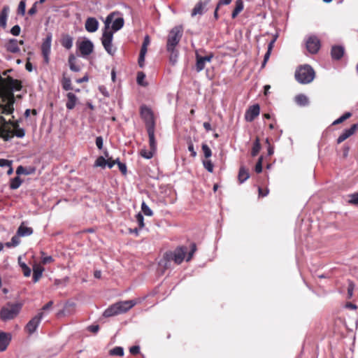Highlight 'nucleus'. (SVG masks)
<instances>
[{
  "instance_id": "obj_56",
  "label": "nucleus",
  "mask_w": 358,
  "mask_h": 358,
  "mask_svg": "<svg viewBox=\"0 0 358 358\" xmlns=\"http://www.w3.org/2000/svg\"><path fill=\"white\" fill-rule=\"evenodd\" d=\"M351 199L349 203L354 205H358V192L350 196Z\"/></svg>"
},
{
  "instance_id": "obj_59",
  "label": "nucleus",
  "mask_w": 358,
  "mask_h": 358,
  "mask_svg": "<svg viewBox=\"0 0 358 358\" xmlns=\"http://www.w3.org/2000/svg\"><path fill=\"white\" fill-rule=\"evenodd\" d=\"M188 150L191 152V156L192 157H195L196 156V152L194 150V145L191 141L188 143Z\"/></svg>"
},
{
  "instance_id": "obj_3",
  "label": "nucleus",
  "mask_w": 358,
  "mask_h": 358,
  "mask_svg": "<svg viewBox=\"0 0 358 358\" xmlns=\"http://www.w3.org/2000/svg\"><path fill=\"white\" fill-rule=\"evenodd\" d=\"M113 20V15L110 14L107 16L105 24H106V30L103 31L102 38H101V43L102 45L106 50V51L110 55H113L115 52V49L113 48V34L111 31L108 30L109 27V24Z\"/></svg>"
},
{
  "instance_id": "obj_44",
  "label": "nucleus",
  "mask_w": 358,
  "mask_h": 358,
  "mask_svg": "<svg viewBox=\"0 0 358 358\" xmlns=\"http://www.w3.org/2000/svg\"><path fill=\"white\" fill-rule=\"evenodd\" d=\"M150 43V38L148 35H146L144 38L141 51L147 52L148 51V46Z\"/></svg>"
},
{
  "instance_id": "obj_53",
  "label": "nucleus",
  "mask_w": 358,
  "mask_h": 358,
  "mask_svg": "<svg viewBox=\"0 0 358 358\" xmlns=\"http://www.w3.org/2000/svg\"><path fill=\"white\" fill-rule=\"evenodd\" d=\"M145 75L144 74V73L143 72H138L137 73V83L138 84L141 85H143V86H145V84L143 83V80L145 79Z\"/></svg>"
},
{
  "instance_id": "obj_32",
  "label": "nucleus",
  "mask_w": 358,
  "mask_h": 358,
  "mask_svg": "<svg viewBox=\"0 0 358 358\" xmlns=\"http://www.w3.org/2000/svg\"><path fill=\"white\" fill-rule=\"evenodd\" d=\"M169 53V62L172 65H175L177 62L178 57V51L176 48H172V50H166Z\"/></svg>"
},
{
  "instance_id": "obj_43",
  "label": "nucleus",
  "mask_w": 358,
  "mask_h": 358,
  "mask_svg": "<svg viewBox=\"0 0 358 358\" xmlns=\"http://www.w3.org/2000/svg\"><path fill=\"white\" fill-rule=\"evenodd\" d=\"M201 149L206 159H208L212 156V151L207 144L203 143Z\"/></svg>"
},
{
  "instance_id": "obj_2",
  "label": "nucleus",
  "mask_w": 358,
  "mask_h": 358,
  "mask_svg": "<svg viewBox=\"0 0 358 358\" xmlns=\"http://www.w3.org/2000/svg\"><path fill=\"white\" fill-rule=\"evenodd\" d=\"M196 251V245L194 243H191L189 251L185 245L178 246L173 251H166L164 254L163 259L159 262V266L165 271L171 267L172 261L178 265L180 264L185 259L187 262H189Z\"/></svg>"
},
{
  "instance_id": "obj_17",
  "label": "nucleus",
  "mask_w": 358,
  "mask_h": 358,
  "mask_svg": "<svg viewBox=\"0 0 358 358\" xmlns=\"http://www.w3.org/2000/svg\"><path fill=\"white\" fill-rule=\"evenodd\" d=\"M10 340L11 336L10 334L3 331L0 332V352H3L6 350Z\"/></svg>"
},
{
  "instance_id": "obj_4",
  "label": "nucleus",
  "mask_w": 358,
  "mask_h": 358,
  "mask_svg": "<svg viewBox=\"0 0 358 358\" xmlns=\"http://www.w3.org/2000/svg\"><path fill=\"white\" fill-rule=\"evenodd\" d=\"M315 76V71L308 64L299 66L295 72V78L301 84L311 83Z\"/></svg>"
},
{
  "instance_id": "obj_45",
  "label": "nucleus",
  "mask_w": 358,
  "mask_h": 358,
  "mask_svg": "<svg viewBox=\"0 0 358 358\" xmlns=\"http://www.w3.org/2000/svg\"><path fill=\"white\" fill-rule=\"evenodd\" d=\"M141 210L143 213L147 216H152L153 215L152 210L145 202H143L141 204Z\"/></svg>"
},
{
  "instance_id": "obj_54",
  "label": "nucleus",
  "mask_w": 358,
  "mask_h": 358,
  "mask_svg": "<svg viewBox=\"0 0 358 358\" xmlns=\"http://www.w3.org/2000/svg\"><path fill=\"white\" fill-rule=\"evenodd\" d=\"M16 173L17 175H22V174L29 175L30 173V172L27 171V169L23 167L22 166H19L17 168Z\"/></svg>"
},
{
  "instance_id": "obj_12",
  "label": "nucleus",
  "mask_w": 358,
  "mask_h": 358,
  "mask_svg": "<svg viewBox=\"0 0 358 358\" xmlns=\"http://www.w3.org/2000/svg\"><path fill=\"white\" fill-rule=\"evenodd\" d=\"M213 58V55L210 53L206 56H201L199 54H196V71L200 72L204 69L206 62H210Z\"/></svg>"
},
{
  "instance_id": "obj_11",
  "label": "nucleus",
  "mask_w": 358,
  "mask_h": 358,
  "mask_svg": "<svg viewBox=\"0 0 358 358\" xmlns=\"http://www.w3.org/2000/svg\"><path fill=\"white\" fill-rule=\"evenodd\" d=\"M77 45L83 57H86L93 52L94 45L92 42L88 39L83 40L79 43H77Z\"/></svg>"
},
{
  "instance_id": "obj_41",
  "label": "nucleus",
  "mask_w": 358,
  "mask_h": 358,
  "mask_svg": "<svg viewBox=\"0 0 358 358\" xmlns=\"http://www.w3.org/2000/svg\"><path fill=\"white\" fill-rule=\"evenodd\" d=\"M351 116H352V113L350 112H347V113H344L342 116H341L339 118L334 120L332 124L336 125V124H341V123L343 122L345 120L350 118Z\"/></svg>"
},
{
  "instance_id": "obj_5",
  "label": "nucleus",
  "mask_w": 358,
  "mask_h": 358,
  "mask_svg": "<svg viewBox=\"0 0 358 358\" xmlns=\"http://www.w3.org/2000/svg\"><path fill=\"white\" fill-rule=\"evenodd\" d=\"M22 304L19 303H8L0 311V317L3 321L14 319L22 309Z\"/></svg>"
},
{
  "instance_id": "obj_15",
  "label": "nucleus",
  "mask_w": 358,
  "mask_h": 358,
  "mask_svg": "<svg viewBox=\"0 0 358 358\" xmlns=\"http://www.w3.org/2000/svg\"><path fill=\"white\" fill-rule=\"evenodd\" d=\"M358 129V124H353L350 129H345L337 138V143L340 144L352 136Z\"/></svg>"
},
{
  "instance_id": "obj_22",
  "label": "nucleus",
  "mask_w": 358,
  "mask_h": 358,
  "mask_svg": "<svg viewBox=\"0 0 358 358\" xmlns=\"http://www.w3.org/2000/svg\"><path fill=\"white\" fill-rule=\"evenodd\" d=\"M67 101L66 103V107L69 110H72L75 108L78 98L77 96L72 92H68L66 94Z\"/></svg>"
},
{
  "instance_id": "obj_21",
  "label": "nucleus",
  "mask_w": 358,
  "mask_h": 358,
  "mask_svg": "<svg viewBox=\"0 0 358 358\" xmlns=\"http://www.w3.org/2000/svg\"><path fill=\"white\" fill-rule=\"evenodd\" d=\"M31 227H27L25 222H22L17 230V235L20 237L28 236L33 234Z\"/></svg>"
},
{
  "instance_id": "obj_18",
  "label": "nucleus",
  "mask_w": 358,
  "mask_h": 358,
  "mask_svg": "<svg viewBox=\"0 0 358 358\" xmlns=\"http://www.w3.org/2000/svg\"><path fill=\"white\" fill-rule=\"evenodd\" d=\"M345 53V49L341 45H334L331 50V55L333 59L339 60L341 59Z\"/></svg>"
},
{
  "instance_id": "obj_14",
  "label": "nucleus",
  "mask_w": 358,
  "mask_h": 358,
  "mask_svg": "<svg viewBox=\"0 0 358 358\" xmlns=\"http://www.w3.org/2000/svg\"><path fill=\"white\" fill-rule=\"evenodd\" d=\"M120 314L124 313L132 308L136 304V300H127L115 303Z\"/></svg>"
},
{
  "instance_id": "obj_33",
  "label": "nucleus",
  "mask_w": 358,
  "mask_h": 358,
  "mask_svg": "<svg viewBox=\"0 0 358 358\" xmlns=\"http://www.w3.org/2000/svg\"><path fill=\"white\" fill-rule=\"evenodd\" d=\"M69 64L70 69L75 72H78L80 70V68L78 65L76 64V57L73 55H70L69 57Z\"/></svg>"
},
{
  "instance_id": "obj_60",
  "label": "nucleus",
  "mask_w": 358,
  "mask_h": 358,
  "mask_svg": "<svg viewBox=\"0 0 358 358\" xmlns=\"http://www.w3.org/2000/svg\"><path fill=\"white\" fill-rule=\"evenodd\" d=\"M53 261L54 259L52 256H47L42 258L41 263L43 264H47L52 262Z\"/></svg>"
},
{
  "instance_id": "obj_58",
  "label": "nucleus",
  "mask_w": 358,
  "mask_h": 358,
  "mask_svg": "<svg viewBox=\"0 0 358 358\" xmlns=\"http://www.w3.org/2000/svg\"><path fill=\"white\" fill-rule=\"evenodd\" d=\"M129 352L133 355H136L140 352V347L138 345H134L129 348Z\"/></svg>"
},
{
  "instance_id": "obj_13",
  "label": "nucleus",
  "mask_w": 358,
  "mask_h": 358,
  "mask_svg": "<svg viewBox=\"0 0 358 358\" xmlns=\"http://www.w3.org/2000/svg\"><path fill=\"white\" fill-rule=\"evenodd\" d=\"M260 107L259 104H255L250 106L245 112V119L247 122H252L259 115Z\"/></svg>"
},
{
  "instance_id": "obj_27",
  "label": "nucleus",
  "mask_w": 358,
  "mask_h": 358,
  "mask_svg": "<svg viewBox=\"0 0 358 358\" xmlns=\"http://www.w3.org/2000/svg\"><path fill=\"white\" fill-rule=\"evenodd\" d=\"M62 45L67 50H69L73 46V38L69 34H64L61 38Z\"/></svg>"
},
{
  "instance_id": "obj_61",
  "label": "nucleus",
  "mask_w": 358,
  "mask_h": 358,
  "mask_svg": "<svg viewBox=\"0 0 358 358\" xmlns=\"http://www.w3.org/2000/svg\"><path fill=\"white\" fill-rule=\"evenodd\" d=\"M118 168L123 175L127 174V166L125 164L118 163Z\"/></svg>"
},
{
  "instance_id": "obj_19",
  "label": "nucleus",
  "mask_w": 358,
  "mask_h": 358,
  "mask_svg": "<svg viewBox=\"0 0 358 358\" xmlns=\"http://www.w3.org/2000/svg\"><path fill=\"white\" fill-rule=\"evenodd\" d=\"M85 29L88 32H95L99 27V22L94 17H88L85 21Z\"/></svg>"
},
{
  "instance_id": "obj_52",
  "label": "nucleus",
  "mask_w": 358,
  "mask_h": 358,
  "mask_svg": "<svg viewBox=\"0 0 358 358\" xmlns=\"http://www.w3.org/2000/svg\"><path fill=\"white\" fill-rule=\"evenodd\" d=\"M354 289H355L354 282L352 280H348V298H351L352 296Z\"/></svg>"
},
{
  "instance_id": "obj_49",
  "label": "nucleus",
  "mask_w": 358,
  "mask_h": 358,
  "mask_svg": "<svg viewBox=\"0 0 358 358\" xmlns=\"http://www.w3.org/2000/svg\"><path fill=\"white\" fill-rule=\"evenodd\" d=\"M136 222L138 224V227L139 229H142L145 226V224H144V217L143 216V215L141 213H138L136 215Z\"/></svg>"
},
{
  "instance_id": "obj_31",
  "label": "nucleus",
  "mask_w": 358,
  "mask_h": 358,
  "mask_svg": "<svg viewBox=\"0 0 358 358\" xmlns=\"http://www.w3.org/2000/svg\"><path fill=\"white\" fill-rule=\"evenodd\" d=\"M260 139L258 136L256 137L251 150V155L252 157L257 156L261 150Z\"/></svg>"
},
{
  "instance_id": "obj_39",
  "label": "nucleus",
  "mask_w": 358,
  "mask_h": 358,
  "mask_svg": "<svg viewBox=\"0 0 358 358\" xmlns=\"http://www.w3.org/2000/svg\"><path fill=\"white\" fill-rule=\"evenodd\" d=\"M1 112L2 110L0 108V114H3ZM12 122H15V121L12 120L6 121L5 118L1 115H0V127H2L5 129H10V127H8V125L12 126Z\"/></svg>"
},
{
  "instance_id": "obj_25",
  "label": "nucleus",
  "mask_w": 358,
  "mask_h": 358,
  "mask_svg": "<svg viewBox=\"0 0 358 358\" xmlns=\"http://www.w3.org/2000/svg\"><path fill=\"white\" fill-rule=\"evenodd\" d=\"M61 84L63 90H64L65 91L73 90L71 84V80L69 77L66 76V74L65 73H63Z\"/></svg>"
},
{
  "instance_id": "obj_36",
  "label": "nucleus",
  "mask_w": 358,
  "mask_h": 358,
  "mask_svg": "<svg viewBox=\"0 0 358 358\" xmlns=\"http://www.w3.org/2000/svg\"><path fill=\"white\" fill-rule=\"evenodd\" d=\"M22 182V179L19 176H16L10 180V188L11 189H16L21 185Z\"/></svg>"
},
{
  "instance_id": "obj_8",
  "label": "nucleus",
  "mask_w": 358,
  "mask_h": 358,
  "mask_svg": "<svg viewBox=\"0 0 358 358\" xmlns=\"http://www.w3.org/2000/svg\"><path fill=\"white\" fill-rule=\"evenodd\" d=\"M51 42H52V34H48L41 45V53L43 57L44 62L48 64L50 61V54L51 52Z\"/></svg>"
},
{
  "instance_id": "obj_40",
  "label": "nucleus",
  "mask_w": 358,
  "mask_h": 358,
  "mask_svg": "<svg viewBox=\"0 0 358 358\" xmlns=\"http://www.w3.org/2000/svg\"><path fill=\"white\" fill-rule=\"evenodd\" d=\"M155 152L156 150H152L150 148V150L143 149L141 150L140 154L143 158L150 159L153 157Z\"/></svg>"
},
{
  "instance_id": "obj_51",
  "label": "nucleus",
  "mask_w": 358,
  "mask_h": 358,
  "mask_svg": "<svg viewBox=\"0 0 358 358\" xmlns=\"http://www.w3.org/2000/svg\"><path fill=\"white\" fill-rule=\"evenodd\" d=\"M147 52L140 51L138 63L140 67H143L145 63V57Z\"/></svg>"
},
{
  "instance_id": "obj_46",
  "label": "nucleus",
  "mask_w": 358,
  "mask_h": 358,
  "mask_svg": "<svg viewBox=\"0 0 358 358\" xmlns=\"http://www.w3.org/2000/svg\"><path fill=\"white\" fill-rule=\"evenodd\" d=\"M25 8H26V3L24 0H22L17 8V14L21 15H24L25 14Z\"/></svg>"
},
{
  "instance_id": "obj_9",
  "label": "nucleus",
  "mask_w": 358,
  "mask_h": 358,
  "mask_svg": "<svg viewBox=\"0 0 358 358\" xmlns=\"http://www.w3.org/2000/svg\"><path fill=\"white\" fill-rule=\"evenodd\" d=\"M43 317V312L38 313L36 316H34L27 324V325L25 326V328H24L25 331L29 334H34L36 331V329L38 328Z\"/></svg>"
},
{
  "instance_id": "obj_42",
  "label": "nucleus",
  "mask_w": 358,
  "mask_h": 358,
  "mask_svg": "<svg viewBox=\"0 0 358 358\" xmlns=\"http://www.w3.org/2000/svg\"><path fill=\"white\" fill-rule=\"evenodd\" d=\"M107 162L108 161H106V159L103 157L100 156L97 157V159H96L94 166L105 168Z\"/></svg>"
},
{
  "instance_id": "obj_26",
  "label": "nucleus",
  "mask_w": 358,
  "mask_h": 358,
  "mask_svg": "<svg viewBox=\"0 0 358 358\" xmlns=\"http://www.w3.org/2000/svg\"><path fill=\"white\" fill-rule=\"evenodd\" d=\"M8 11V6H4L0 13V26L3 29L6 27Z\"/></svg>"
},
{
  "instance_id": "obj_63",
  "label": "nucleus",
  "mask_w": 358,
  "mask_h": 358,
  "mask_svg": "<svg viewBox=\"0 0 358 358\" xmlns=\"http://www.w3.org/2000/svg\"><path fill=\"white\" fill-rule=\"evenodd\" d=\"M37 4H38V2H35L33 4L31 8L28 10V14L29 15H33L36 13V12H37V8H36Z\"/></svg>"
},
{
  "instance_id": "obj_64",
  "label": "nucleus",
  "mask_w": 358,
  "mask_h": 358,
  "mask_svg": "<svg viewBox=\"0 0 358 358\" xmlns=\"http://www.w3.org/2000/svg\"><path fill=\"white\" fill-rule=\"evenodd\" d=\"M96 145L99 150L103 148V138L101 136L96 137Z\"/></svg>"
},
{
  "instance_id": "obj_24",
  "label": "nucleus",
  "mask_w": 358,
  "mask_h": 358,
  "mask_svg": "<svg viewBox=\"0 0 358 358\" xmlns=\"http://www.w3.org/2000/svg\"><path fill=\"white\" fill-rule=\"evenodd\" d=\"M147 131L149 137L150 148L152 150H157V142L155 137V128H148Z\"/></svg>"
},
{
  "instance_id": "obj_57",
  "label": "nucleus",
  "mask_w": 358,
  "mask_h": 358,
  "mask_svg": "<svg viewBox=\"0 0 358 358\" xmlns=\"http://www.w3.org/2000/svg\"><path fill=\"white\" fill-rule=\"evenodd\" d=\"M105 155L107 157L106 161H108L106 165L108 166V168L111 169L115 164V161H114L112 157H108L107 152L105 153Z\"/></svg>"
},
{
  "instance_id": "obj_23",
  "label": "nucleus",
  "mask_w": 358,
  "mask_h": 358,
  "mask_svg": "<svg viewBox=\"0 0 358 358\" xmlns=\"http://www.w3.org/2000/svg\"><path fill=\"white\" fill-rule=\"evenodd\" d=\"M44 268L39 264H34L33 266V281L37 282L42 277Z\"/></svg>"
},
{
  "instance_id": "obj_38",
  "label": "nucleus",
  "mask_w": 358,
  "mask_h": 358,
  "mask_svg": "<svg viewBox=\"0 0 358 358\" xmlns=\"http://www.w3.org/2000/svg\"><path fill=\"white\" fill-rule=\"evenodd\" d=\"M109 355L110 356L122 357L124 355V349L122 347L117 346L110 350Z\"/></svg>"
},
{
  "instance_id": "obj_55",
  "label": "nucleus",
  "mask_w": 358,
  "mask_h": 358,
  "mask_svg": "<svg viewBox=\"0 0 358 358\" xmlns=\"http://www.w3.org/2000/svg\"><path fill=\"white\" fill-rule=\"evenodd\" d=\"M20 27L19 25H15L13 26L10 29V33L13 36H19L20 34Z\"/></svg>"
},
{
  "instance_id": "obj_16",
  "label": "nucleus",
  "mask_w": 358,
  "mask_h": 358,
  "mask_svg": "<svg viewBox=\"0 0 358 358\" xmlns=\"http://www.w3.org/2000/svg\"><path fill=\"white\" fill-rule=\"evenodd\" d=\"M208 2L209 0H206L205 1H199L192 10V17H194L197 15H201L204 13L206 7L208 5Z\"/></svg>"
},
{
  "instance_id": "obj_1",
  "label": "nucleus",
  "mask_w": 358,
  "mask_h": 358,
  "mask_svg": "<svg viewBox=\"0 0 358 358\" xmlns=\"http://www.w3.org/2000/svg\"><path fill=\"white\" fill-rule=\"evenodd\" d=\"M13 71V69H9L0 73V108L5 115L13 113L15 102L14 92L22 89V82L9 75Z\"/></svg>"
},
{
  "instance_id": "obj_28",
  "label": "nucleus",
  "mask_w": 358,
  "mask_h": 358,
  "mask_svg": "<svg viewBox=\"0 0 358 358\" xmlns=\"http://www.w3.org/2000/svg\"><path fill=\"white\" fill-rule=\"evenodd\" d=\"M119 310H117V306L115 303L111 305L108 307L104 312L103 315L106 317H112L114 315H119Z\"/></svg>"
},
{
  "instance_id": "obj_20",
  "label": "nucleus",
  "mask_w": 358,
  "mask_h": 358,
  "mask_svg": "<svg viewBox=\"0 0 358 358\" xmlns=\"http://www.w3.org/2000/svg\"><path fill=\"white\" fill-rule=\"evenodd\" d=\"M5 48L8 52L12 53H18L20 51V47L18 46V41L15 38L9 39L5 44Z\"/></svg>"
},
{
  "instance_id": "obj_50",
  "label": "nucleus",
  "mask_w": 358,
  "mask_h": 358,
  "mask_svg": "<svg viewBox=\"0 0 358 358\" xmlns=\"http://www.w3.org/2000/svg\"><path fill=\"white\" fill-rule=\"evenodd\" d=\"M262 162H263V157L261 156L258 159V161L255 165V170L257 173H259L262 171Z\"/></svg>"
},
{
  "instance_id": "obj_10",
  "label": "nucleus",
  "mask_w": 358,
  "mask_h": 358,
  "mask_svg": "<svg viewBox=\"0 0 358 358\" xmlns=\"http://www.w3.org/2000/svg\"><path fill=\"white\" fill-rule=\"evenodd\" d=\"M306 48L311 54L317 53L320 48V41L315 36H310L306 41Z\"/></svg>"
},
{
  "instance_id": "obj_62",
  "label": "nucleus",
  "mask_w": 358,
  "mask_h": 358,
  "mask_svg": "<svg viewBox=\"0 0 358 358\" xmlns=\"http://www.w3.org/2000/svg\"><path fill=\"white\" fill-rule=\"evenodd\" d=\"M11 164V161L5 159H0V167L9 166Z\"/></svg>"
},
{
  "instance_id": "obj_35",
  "label": "nucleus",
  "mask_w": 358,
  "mask_h": 358,
  "mask_svg": "<svg viewBox=\"0 0 358 358\" xmlns=\"http://www.w3.org/2000/svg\"><path fill=\"white\" fill-rule=\"evenodd\" d=\"M275 42V39H273V41H271L268 45V50L267 52H266L265 55H264V60H263V62L262 64V68H264L265 66H266V64L267 62V61L269 59V57L271 55V50L273 47V43Z\"/></svg>"
},
{
  "instance_id": "obj_6",
  "label": "nucleus",
  "mask_w": 358,
  "mask_h": 358,
  "mask_svg": "<svg viewBox=\"0 0 358 358\" xmlns=\"http://www.w3.org/2000/svg\"><path fill=\"white\" fill-rule=\"evenodd\" d=\"M182 28L180 26L174 27L169 33L166 42V50L176 48L182 36Z\"/></svg>"
},
{
  "instance_id": "obj_30",
  "label": "nucleus",
  "mask_w": 358,
  "mask_h": 358,
  "mask_svg": "<svg viewBox=\"0 0 358 358\" xmlns=\"http://www.w3.org/2000/svg\"><path fill=\"white\" fill-rule=\"evenodd\" d=\"M250 177L249 171L244 166H241L238 171V179L240 183L245 182Z\"/></svg>"
},
{
  "instance_id": "obj_29",
  "label": "nucleus",
  "mask_w": 358,
  "mask_h": 358,
  "mask_svg": "<svg viewBox=\"0 0 358 358\" xmlns=\"http://www.w3.org/2000/svg\"><path fill=\"white\" fill-rule=\"evenodd\" d=\"M244 4L242 0H236L235 3V8L231 13V17L236 18L238 15L243 10Z\"/></svg>"
},
{
  "instance_id": "obj_48",
  "label": "nucleus",
  "mask_w": 358,
  "mask_h": 358,
  "mask_svg": "<svg viewBox=\"0 0 358 358\" xmlns=\"http://www.w3.org/2000/svg\"><path fill=\"white\" fill-rule=\"evenodd\" d=\"M20 267L22 268L23 274L25 277H29L31 275V269L25 263H20Z\"/></svg>"
},
{
  "instance_id": "obj_37",
  "label": "nucleus",
  "mask_w": 358,
  "mask_h": 358,
  "mask_svg": "<svg viewBox=\"0 0 358 358\" xmlns=\"http://www.w3.org/2000/svg\"><path fill=\"white\" fill-rule=\"evenodd\" d=\"M124 25V19L122 17H118L114 20L112 24V29L116 31L120 30Z\"/></svg>"
},
{
  "instance_id": "obj_7",
  "label": "nucleus",
  "mask_w": 358,
  "mask_h": 358,
  "mask_svg": "<svg viewBox=\"0 0 358 358\" xmlns=\"http://www.w3.org/2000/svg\"><path fill=\"white\" fill-rule=\"evenodd\" d=\"M140 115L141 118L143 120L146 129L155 128V122L154 119V115L150 108L145 106L141 107Z\"/></svg>"
},
{
  "instance_id": "obj_47",
  "label": "nucleus",
  "mask_w": 358,
  "mask_h": 358,
  "mask_svg": "<svg viewBox=\"0 0 358 358\" xmlns=\"http://www.w3.org/2000/svg\"><path fill=\"white\" fill-rule=\"evenodd\" d=\"M204 168L209 172L213 173L214 165L210 160L206 159L203 161Z\"/></svg>"
},
{
  "instance_id": "obj_34",
  "label": "nucleus",
  "mask_w": 358,
  "mask_h": 358,
  "mask_svg": "<svg viewBox=\"0 0 358 358\" xmlns=\"http://www.w3.org/2000/svg\"><path fill=\"white\" fill-rule=\"evenodd\" d=\"M296 103L301 106H305L308 103V99L304 94H300L295 96Z\"/></svg>"
}]
</instances>
